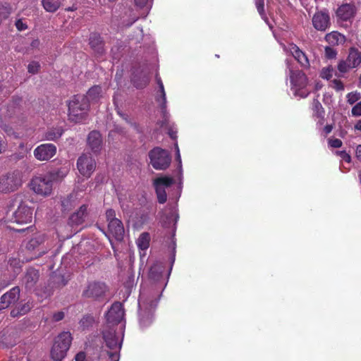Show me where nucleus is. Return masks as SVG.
<instances>
[{
  "instance_id": "nucleus-35",
  "label": "nucleus",
  "mask_w": 361,
  "mask_h": 361,
  "mask_svg": "<svg viewBox=\"0 0 361 361\" xmlns=\"http://www.w3.org/2000/svg\"><path fill=\"white\" fill-rule=\"evenodd\" d=\"M123 47L121 42H117L111 50L112 59L118 61L123 55Z\"/></svg>"
},
{
  "instance_id": "nucleus-37",
  "label": "nucleus",
  "mask_w": 361,
  "mask_h": 361,
  "mask_svg": "<svg viewBox=\"0 0 361 361\" xmlns=\"http://www.w3.org/2000/svg\"><path fill=\"white\" fill-rule=\"evenodd\" d=\"M343 36L338 33L337 32H333L326 35L325 39L331 44H338L340 38H343Z\"/></svg>"
},
{
  "instance_id": "nucleus-38",
  "label": "nucleus",
  "mask_w": 361,
  "mask_h": 361,
  "mask_svg": "<svg viewBox=\"0 0 361 361\" xmlns=\"http://www.w3.org/2000/svg\"><path fill=\"white\" fill-rule=\"evenodd\" d=\"M94 322V317L91 315L84 316L80 321V325L82 329H89Z\"/></svg>"
},
{
  "instance_id": "nucleus-14",
  "label": "nucleus",
  "mask_w": 361,
  "mask_h": 361,
  "mask_svg": "<svg viewBox=\"0 0 361 361\" xmlns=\"http://www.w3.org/2000/svg\"><path fill=\"white\" fill-rule=\"evenodd\" d=\"M56 153V147L54 144H42L34 150L35 158L39 161H47Z\"/></svg>"
},
{
  "instance_id": "nucleus-43",
  "label": "nucleus",
  "mask_w": 361,
  "mask_h": 361,
  "mask_svg": "<svg viewBox=\"0 0 361 361\" xmlns=\"http://www.w3.org/2000/svg\"><path fill=\"white\" fill-rule=\"evenodd\" d=\"M350 68H353V67H350L348 66V61H341L338 65V71L342 73H346Z\"/></svg>"
},
{
  "instance_id": "nucleus-57",
  "label": "nucleus",
  "mask_w": 361,
  "mask_h": 361,
  "mask_svg": "<svg viewBox=\"0 0 361 361\" xmlns=\"http://www.w3.org/2000/svg\"><path fill=\"white\" fill-rule=\"evenodd\" d=\"M16 26L18 30H23L27 28V25L23 23L21 20H18L16 21Z\"/></svg>"
},
{
  "instance_id": "nucleus-45",
  "label": "nucleus",
  "mask_w": 361,
  "mask_h": 361,
  "mask_svg": "<svg viewBox=\"0 0 361 361\" xmlns=\"http://www.w3.org/2000/svg\"><path fill=\"white\" fill-rule=\"evenodd\" d=\"M61 207L63 211H69L73 207V202L70 197H67L62 200Z\"/></svg>"
},
{
  "instance_id": "nucleus-64",
  "label": "nucleus",
  "mask_w": 361,
  "mask_h": 361,
  "mask_svg": "<svg viewBox=\"0 0 361 361\" xmlns=\"http://www.w3.org/2000/svg\"><path fill=\"white\" fill-rule=\"evenodd\" d=\"M8 361H22V360L18 358L16 355H11Z\"/></svg>"
},
{
  "instance_id": "nucleus-18",
  "label": "nucleus",
  "mask_w": 361,
  "mask_h": 361,
  "mask_svg": "<svg viewBox=\"0 0 361 361\" xmlns=\"http://www.w3.org/2000/svg\"><path fill=\"white\" fill-rule=\"evenodd\" d=\"M45 241V235L44 234H37L32 238L27 243L26 248L29 251H35L37 249L39 253L35 255V258L41 257L47 252V249H41L40 246Z\"/></svg>"
},
{
  "instance_id": "nucleus-12",
  "label": "nucleus",
  "mask_w": 361,
  "mask_h": 361,
  "mask_svg": "<svg viewBox=\"0 0 361 361\" xmlns=\"http://www.w3.org/2000/svg\"><path fill=\"white\" fill-rule=\"evenodd\" d=\"M312 25L318 31L324 32L331 25L330 16L328 12L320 11L316 12L312 16Z\"/></svg>"
},
{
  "instance_id": "nucleus-30",
  "label": "nucleus",
  "mask_w": 361,
  "mask_h": 361,
  "mask_svg": "<svg viewBox=\"0 0 361 361\" xmlns=\"http://www.w3.org/2000/svg\"><path fill=\"white\" fill-rule=\"evenodd\" d=\"M313 116L319 119L320 124H323L324 121L325 111L322 104L317 99H314L312 102Z\"/></svg>"
},
{
  "instance_id": "nucleus-26",
  "label": "nucleus",
  "mask_w": 361,
  "mask_h": 361,
  "mask_svg": "<svg viewBox=\"0 0 361 361\" xmlns=\"http://www.w3.org/2000/svg\"><path fill=\"white\" fill-rule=\"evenodd\" d=\"M86 216L87 206L85 204H82L77 212H74L69 217L68 224L71 226L80 225L85 221Z\"/></svg>"
},
{
  "instance_id": "nucleus-4",
  "label": "nucleus",
  "mask_w": 361,
  "mask_h": 361,
  "mask_svg": "<svg viewBox=\"0 0 361 361\" xmlns=\"http://www.w3.org/2000/svg\"><path fill=\"white\" fill-rule=\"evenodd\" d=\"M16 207L17 209L13 214V221L20 224L30 223L32 210L23 201V195L20 194L16 195L9 205V207L13 209Z\"/></svg>"
},
{
  "instance_id": "nucleus-58",
  "label": "nucleus",
  "mask_w": 361,
  "mask_h": 361,
  "mask_svg": "<svg viewBox=\"0 0 361 361\" xmlns=\"http://www.w3.org/2000/svg\"><path fill=\"white\" fill-rule=\"evenodd\" d=\"M135 4L139 7H144L145 6L149 0H134Z\"/></svg>"
},
{
  "instance_id": "nucleus-34",
  "label": "nucleus",
  "mask_w": 361,
  "mask_h": 361,
  "mask_svg": "<svg viewBox=\"0 0 361 361\" xmlns=\"http://www.w3.org/2000/svg\"><path fill=\"white\" fill-rule=\"evenodd\" d=\"M150 236L147 232L140 234L137 240V246L141 250H146L149 245Z\"/></svg>"
},
{
  "instance_id": "nucleus-46",
  "label": "nucleus",
  "mask_w": 361,
  "mask_h": 361,
  "mask_svg": "<svg viewBox=\"0 0 361 361\" xmlns=\"http://www.w3.org/2000/svg\"><path fill=\"white\" fill-rule=\"evenodd\" d=\"M336 50L331 47H325V56L329 59H332L336 58Z\"/></svg>"
},
{
  "instance_id": "nucleus-55",
  "label": "nucleus",
  "mask_w": 361,
  "mask_h": 361,
  "mask_svg": "<svg viewBox=\"0 0 361 361\" xmlns=\"http://www.w3.org/2000/svg\"><path fill=\"white\" fill-rule=\"evenodd\" d=\"M110 361H118L119 360V355L116 352H109L108 353Z\"/></svg>"
},
{
  "instance_id": "nucleus-51",
  "label": "nucleus",
  "mask_w": 361,
  "mask_h": 361,
  "mask_svg": "<svg viewBox=\"0 0 361 361\" xmlns=\"http://www.w3.org/2000/svg\"><path fill=\"white\" fill-rule=\"evenodd\" d=\"M343 160L345 161L350 163L351 161V157L349 154H348L345 151H338L336 152Z\"/></svg>"
},
{
  "instance_id": "nucleus-54",
  "label": "nucleus",
  "mask_w": 361,
  "mask_h": 361,
  "mask_svg": "<svg viewBox=\"0 0 361 361\" xmlns=\"http://www.w3.org/2000/svg\"><path fill=\"white\" fill-rule=\"evenodd\" d=\"M124 284L128 288H132L134 284V275L130 274L128 276V280L125 282Z\"/></svg>"
},
{
  "instance_id": "nucleus-19",
  "label": "nucleus",
  "mask_w": 361,
  "mask_h": 361,
  "mask_svg": "<svg viewBox=\"0 0 361 361\" xmlns=\"http://www.w3.org/2000/svg\"><path fill=\"white\" fill-rule=\"evenodd\" d=\"M39 279V270L30 267L27 269L25 273L23 283L27 290H32L35 286Z\"/></svg>"
},
{
  "instance_id": "nucleus-10",
  "label": "nucleus",
  "mask_w": 361,
  "mask_h": 361,
  "mask_svg": "<svg viewBox=\"0 0 361 361\" xmlns=\"http://www.w3.org/2000/svg\"><path fill=\"white\" fill-rule=\"evenodd\" d=\"M77 168L81 175L89 178L96 169V161L90 154H82L77 160Z\"/></svg>"
},
{
  "instance_id": "nucleus-29",
  "label": "nucleus",
  "mask_w": 361,
  "mask_h": 361,
  "mask_svg": "<svg viewBox=\"0 0 361 361\" xmlns=\"http://www.w3.org/2000/svg\"><path fill=\"white\" fill-rule=\"evenodd\" d=\"M164 267L160 263L154 264L149 269V278L154 282L159 281L162 278Z\"/></svg>"
},
{
  "instance_id": "nucleus-28",
  "label": "nucleus",
  "mask_w": 361,
  "mask_h": 361,
  "mask_svg": "<svg viewBox=\"0 0 361 361\" xmlns=\"http://www.w3.org/2000/svg\"><path fill=\"white\" fill-rule=\"evenodd\" d=\"M157 84L159 85V91L157 96L156 97V100L158 102H160V107L164 114V116L166 117V93L164 91V87L163 82L160 78L157 79Z\"/></svg>"
},
{
  "instance_id": "nucleus-63",
  "label": "nucleus",
  "mask_w": 361,
  "mask_h": 361,
  "mask_svg": "<svg viewBox=\"0 0 361 361\" xmlns=\"http://www.w3.org/2000/svg\"><path fill=\"white\" fill-rule=\"evenodd\" d=\"M355 128L361 131V119L357 121V123L355 126Z\"/></svg>"
},
{
  "instance_id": "nucleus-15",
  "label": "nucleus",
  "mask_w": 361,
  "mask_h": 361,
  "mask_svg": "<svg viewBox=\"0 0 361 361\" xmlns=\"http://www.w3.org/2000/svg\"><path fill=\"white\" fill-rule=\"evenodd\" d=\"M284 50L289 51L302 68H310V64L307 55L296 44H289L288 48L284 47Z\"/></svg>"
},
{
  "instance_id": "nucleus-62",
  "label": "nucleus",
  "mask_w": 361,
  "mask_h": 361,
  "mask_svg": "<svg viewBox=\"0 0 361 361\" xmlns=\"http://www.w3.org/2000/svg\"><path fill=\"white\" fill-rule=\"evenodd\" d=\"M333 126L331 125H326L324 128V131L326 134H329L331 132Z\"/></svg>"
},
{
  "instance_id": "nucleus-44",
  "label": "nucleus",
  "mask_w": 361,
  "mask_h": 361,
  "mask_svg": "<svg viewBox=\"0 0 361 361\" xmlns=\"http://www.w3.org/2000/svg\"><path fill=\"white\" fill-rule=\"evenodd\" d=\"M106 218L109 223L111 222V221H114V220H119L118 219H117L116 217V212L113 209H109L106 210Z\"/></svg>"
},
{
  "instance_id": "nucleus-24",
  "label": "nucleus",
  "mask_w": 361,
  "mask_h": 361,
  "mask_svg": "<svg viewBox=\"0 0 361 361\" xmlns=\"http://www.w3.org/2000/svg\"><path fill=\"white\" fill-rule=\"evenodd\" d=\"M108 230L109 233L118 241H121L124 236V227L122 221L114 220V221L108 224Z\"/></svg>"
},
{
  "instance_id": "nucleus-36",
  "label": "nucleus",
  "mask_w": 361,
  "mask_h": 361,
  "mask_svg": "<svg viewBox=\"0 0 361 361\" xmlns=\"http://www.w3.org/2000/svg\"><path fill=\"white\" fill-rule=\"evenodd\" d=\"M68 169L66 167L59 169L51 171L48 176H51L52 181L58 179H61L66 176Z\"/></svg>"
},
{
  "instance_id": "nucleus-47",
  "label": "nucleus",
  "mask_w": 361,
  "mask_h": 361,
  "mask_svg": "<svg viewBox=\"0 0 361 361\" xmlns=\"http://www.w3.org/2000/svg\"><path fill=\"white\" fill-rule=\"evenodd\" d=\"M333 88L336 91H342L344 90V85L340 80L334 79L331 81Z\"/></svg>"
},
{
  "instance_id": "nucleus-7",
  "label": "nucleus",
  "mask_w": 361,
  "mask_h": 361,
  "mask_svg": "<svg viewBox=\"0 0 361 361\" xmlns=\"http://www.w3.org/2000/svg\"><path fill=\"white\" fill-rule=\"evenodd\" d=\"M108 291L107 286L100 281H92L88 283L83 290L82 296L94 300H102Z\"/></svg>"
},
{
  "instance_id": "nucleus-13",
  "label": "nucleus",
  "mask_w": 361,
  "mask_h": 361,
  "mask_svg": "<svg viewBox=\"0 0 361 361\" xmlns=\"http://www.w3.org/2000/svg\"><path fill=\"white\" fill-rule=\"evenodd\" d=\"M20 288L15 286L1 295L0 298V310L6 309L11 305H16L20 299Z\"/></svg>"
},
{
  "instance_id": "nucleus-59",
  "label": "nucleus",
  "mask_w": 361,
  "mask_h": 361,
  "mask_svg": "<svg viewBox=\"0 0 361 361\" xmlns=\"http://www.w3.org/2000/svg\"><path fill=\"white\" fill-rule=\"evenodd\" d=\"M166 219L167 220H172L175 221L174 224H176L177 222V220L178 219V214H175L173 213H171L169 215H167L166 216Z\"/></svg>"
},
{
  "instance_id": "nucleus-52",
  "label": "nucleus",
  "mask_w": 361,
  "mask_h": 361,
  "mask_svg": "<svg viewBox=\"0 0 361 361\" xmlns=\"http://www.w3.org/2000/svg\"><path fill=\"white\" fill-rule=\"evenodd\" d=\"M331 71L332 69L330 68H323L321 73V77L329 80L332 75L331 73Z\"/></svg>"
},
{
  "instance_id": "nucleus-9",
  "label": "nucleus",
  "mask_w": 361,
  "mask_h": 361,
  "mask_svg": "<svg viewBox=\"0 0 361 361\" xmlns=\"http://www.w3.org/2000/svg\"><path fill=\"white\" fill-rule=\"evenodd\" d=\"M174 183L173 178L169 176H161L154 180L153 185L155 188L158 202L164 204L167 200L166 188L171 186Z\"/></svg>"
},
{
  "instance_id": "nucleus-50",
  "label": "nucleus",
  "mask_w": 361,
  "mask_h": 361,
  "mask_svg": "<svg viewBox=\"0 0 361 361\" xmlns=\"http://www.w3.org/2000/svg\"><path fill=\"white\" fill-rule=\"evenodd\" d=\"M352 114L355 116H361V102H358L355 106H354L352 109Z\"/></svg>"
},
{
  "instance_id": "nucleus-33",
  "label": "nucleus",
  "mask_w": 361,
  "mask_h": 361,
  "mask_svg": "<svg viewBox=\"0 0 361 361\" xmlns=\"http://www.w3.org/2000/svg\"><path fill=\"white\" fill-rule=\"evenodd\" d=\"M102 88L100 86L95 85L92 87L87 92V98L88 99L89 103L90 101L96 102L101 96Z\"/></svg>"
},
{
  "instance_id": "nucleus-49",
  "label": "nucleus",
  "mask_w": 361,
  "mask_h": 361,
  "mask_svg": "<svg viewBox=\"0 0 361 361\" xmlns=\"http://www.w3.org/2000/svg\"><path fill=\"white\" fill-rule=\"evenodd\" d=\"M115 133L124 135L126 133L125 129L123 127L116 126L113 130L109 132V136H112Z\"/></svg>"
},
{
  "instance_id": "nucleus-5",
  "label": "nucleus",
  "mask_w": 361,
  "mask_h": 361,
  "mask_svg": "<svg viewBox=\"0 0 361 361\" xmlns=\"http://www.w3.org/2000/svg\"><path fill=\"white\" fill-rule=\"evenodd\" d=\"M23 184V173L20 171L8 172L0 176V192L9 193L17 190Z\"/></svg>"
},
{
  "instance_id": "nucleus-27",
  "label": "nucleus",
  "mask_w": 361,
  "mask_h": 361,
  "mask_svg": "<svg viewBox=\"0 0 361 361\" xmlns=\"http://www.w3.org/2000/svg\"><path fill=\"white\" fill-rule=\"evenodd\" d=\"M32 308V305L30 302H20L18 303L15 307L11 311L10 315L11 317L15 318L27 313L30 309Z\"/></svg>"
},
{
  "instance_id": "nucleus-8",
  "label": "nucleus",
  "mask_w": 361,
  "mask_h": 361,
  "mask_svg": "<svg viewBox=\"0 0 361 361\" xmlns=\"http://www.w3.org/2000/svg\"><path fill=\"white\" fill-rule=\"evenodd\" d=\"M53 181L51 176L48 175L37 176L32 179L30 183L31 189L39 195H48L52 190Z\"/></svg>"
},
{
  "instance_id": "nucleus-22",
  "label": "nucleus",
  "mask_w": 361,
  "mask_h": 361,
  "mask_svg": "<svg viewBox=\"0 0 361 361\" xmlns=\"http://www.w3.org/2000/svg\"><path fill=\"white\" fill-rule=\"evenodd\" d=\"M149 82V76L145 71L137 69L133 73L131 82L137 89L145 88L148 85Z\"/></svg>"
},
{
  "instance_id": "nucleus-31",
  "label": "nucleus",
  "mask_w": 361,
  "mask_h": 361,
  "mask_svg": "<svg viewBox=\"0 0 361 361\" xmlns=\"http://www.w3.org/2000/svg\"><path fill=\"white\" fill-rule=\"evenodd\" d=\"M347 61L350 67H357L361 63V52L357 49L351 48Z\"/></svg>"
},
{
  "instance_id": "nucleus-2",
  "label": "nucleus",
  "mask_w": 361,
  "mask_h": 361,
  "mask_svg": "<svg viewBox=\"0 0 361 361\" xmlns=\"http://www.w3.org/2000/svg\"><path fill=\"white\" fill-rule=\"evenodd\" d=\"M152 290H154V288H152V290H148L145 288H143L140 290L138 299L139 309L140 310L145 309L147 311V319H145L142 317H140V322L142 326H147L151 322L152 316L150 315L149 312L152 309L155 308L158 303V292L156 293H152Z\"/></svg>"
},
{
  "instance_id": "nucleus-20",
  "label": "nucleus",
  "mask_w": 361,
  "mask_h": 361,
  "mask_svg": "<svg viewBox=\"0 0 361 361\" xmlns=\"http://www.w3.org/2000/svg\"><path fill=\"white\" fill-rule=\"evenodd\" d=\"M87 143L92 152L99 154L102 149V137L97 130L91 131L87 138Z\"/></svg>"
},
{
  "instance_id": "nucleus-42",
  "label": "nucleus",
  "mask_w": 361,
  "mask_h": 361,
  "mask_svg": "<svg viewBox=\"0 0 361 361\" xmlns=\"http://www.w3.org/2000/svg\"><path fill=\"white\" fill-rule=\"evenodd\" d=\"M255 6L259 15L264 18L265 17L264 12V0H255Z\"/></svg>"
},
{
  "instance_id": "nucleus-17",
  "label": "nucleus",
  "mask_w": 361,
  "mask_h": 361,
  "mask_svg": "<svg viewBox=\"0 0 361 361\" xmlns=\"http://www.w3.org/2000/svg\"><path fill=\"white\" fill-rule=\"evenodd\" d=\"M103 338L108 348L111 350H119L121 344L116 335V329L111 326H106L103 331Z\"/></svg>"
},
{
  "instance_id": "nucleus-23",
  "label": "nucleus",
  "mask_w": 361,
  "mask_h": 361,
  "mask_svg": "<svg viewBox=\"0 0 361 361\" xmlns=\"http://www.w3.org/2000/svg\"><path fill=\"white\" fill-rule=\"evenodd\" d=\"M356 13V8L353 4H343L340 6L336 11L338 18L343 21H347L353 18Z\"/></svg>"
},
{
  "instance_id": "nucleus-25",
  "label": "nucleus",
  "mask_w": 361,
  "mask_h": 361,
  "mask_svg": "<svg viewBox=\"0 0 361 361\" xmlns=\"http://www.w3.org/2000/svg\"><path fill=\"white\" fill-rule=\"evenodd\" d=\"M67 283V281L65 279L64 276L61 274H54L52 275L49 281V288L44 293L47 295H51L53 293V290L54 288H62L66 286Z\"/></svg>"
},
{
  "instance_id": "nucleus-48",
  "label": "nucleus",
  "mask_w": 361,
  "mask_h": 361,
  "mask_svg": "<svg viewBox=\"0 0 361 361\" xmlns=\"http://www.w3.org/2000/svg\"><path fill=\"white\" fill-rule=\"evenodd\" d=\"M329 145L334 148H339L342 146V141L340 139L334 138L329 140Z\"/></svg>"
},
{
  "instance_id": "nucleus-16",
  "label": "nucleus",
  "mask_w": 361,
  "mask_h": 361,
  "mask_svg": "<svg viewBox=\"0 0 361 361\" xmlns=\"http://www.w3.org/2000/svg\"><path fill=\"white\" fill-rule=\"evenodd\" d=\"M286 63L289 69L290 80L292 85L300 89L305 87L307 81L306 75L302 71L293 70L288 60L286 61Z\"/></svg>"
},
{
  "instance_id": "nucleus-41",
  "label": "nucleus",
  "mask_w": 361,
  "mask_h": 361,
  "mask_svg": "<svg viewBox=\"0 0 361 361\" xmlns=\"http://www.w3.org/2000/svg\"><path fill=\"white\" fill-rule=\"evenodd\" d=\"M40 64L37 61H32L27 66V71L32 74H36L39 72Z\"/></svg>"
},
{
  "instance_id": "nucleus-61",
  "label": "nucleus",
  "mask_w": 361,
  "mask_h": 361,
  "mask_svg": "<svg viewBox=\"0 0 361 361\" xmlns=\"http://www.w3.org/2000/svg\"><path fill=\"white\" fill-rule=\"evenodd\" d=\"M356 157L361 161V145H360L357 147Z\"/></svg>"
},
{
  "instance_id": "nucleus-60",
  "label": "nucleus",
  "mask_w": 361,
  "mask_h": 361,
  "mask_svg": "<svg viewBox=\"0 0 361 361\" xmlns=\"http://www.w3.org/2000/svg\"><path fill=\"white\" fill-rule=\"evenodd\" d=\"M176 159L179 161V167L181 168L180 155V152H179V149H178L177 144H176Z\"/></svg>"
},
{
  "instance_id": "nucleus-11",
  "label": "nucleus",
  "mask_w": 361,
  "mask_h": 361,
  "mask_svg": "<svg viewBox=\"0 0 361 361\" xmlns=\"http://www.w3.org/2000/svg\"><path fill=\"white\" fill-rule=\"evenodd\" d=\"M106 317L107 322L106 326L114 328L115 325L118 324L124 317V311L121 303H114L107 312Z\"/></svg>"
},
{
  "instance_id": "nucleus-6",
  "label": "nucleus",
  "mask_w": 361,
  "mask_h": 361,
  "mask_svg": "<svg viewBox=\"0 0 361 361\" xmlns=\"http://www.w3.org/2000/svg\"><path fill=\"white\" fill-rule=\"evenodd\" d=\"M150 164L157 170H165L171 164V157L167 150L155 147L149 152Z\"/></svg>"
},
{
  "instance_id": "nucleus-56",
  "label": "nucleus",
  "mask_w": 361,
  "mask_h": 361,
  "mask_svg": "<svg viewBox=\"0 0 361 361\" xmlns=\"http://www.w3.org/2000/svg\"><path fill=\"white\" fill-rule=\"evenodd\" d=\"M75 361H87L86 360V355H85V353L84 352H79L76 355H75Z\"/></svg>"
},
{
  "instance_id": "nucleus-32",
  "label": "nucleus",
  "mask_w": 361,
  "mask_h": 361,
  "mask_svg": "<svg viewBox=\"0 0 361 361\" xmlns=\"http://www.w3.org/2000/svg\"><path fill=\"white\" fill-rule=\"evenodd\" d=\"M64 0H42L44 10L49 13L56 12L61 6Z\"/></svg>"
},
{
  "instance_id": "nucleus-1",
  "label": "nucleus",
  "mask_w": 361,
  "mask_h": 361,
  "mask_svg": "<svg viewBox=\"0 0 361 361\" xmlns=\"http://www.w3.org/2000/svg\"><path fill=\"white\" fill-rule=\"evenodd\" d=\"M68 119L75 123H81L87 116L89 101L85 94L74 95L68 102Z\"/></svg>"
},
{
  "instance_id": "nucleus-53",
  "label": "nucleus",
  "mask_w": 361,
  "mask_h": 361,
  "mask_svg": "<svg viewBox=\"0 0 361 361\" xmlns=\"http://www.w3.org/2000/svg\"><path fill=\"white\" fill-rule=\"evenodd\" d=\"M64 312L62 311L57 312L53 314V319L55 322H59L64 318Z\"/></svg>"
},
{
  "instance_id": "nucleus-40",
  "label": "nucleus",
  "mask_w": 361,
  "mask_h": 361,
  "mask_svg": "<svg viewBox=\"0 0 361 361\" xmlns=\"http://www.w3.org/2000/svg\"><path fill=\"white\" fill-rule=\"evenodd\" d=\"M361 98L360 92H352L347 94V100L350 104H353Z\"/></svg>"
},
{
  "instance_id": "nucleus-3",
  "label": "nucleus",
  "mask_w": 361,
  "mask_h": 361,
  "mask_svg": "<svg viewBox=\"0 0 361 361\" xmlns=\"http://www.w3.org/2000/svg\"><path fill=\"white\" fill-rule=\"evenodd\" d=\"M70 332L63 331L59 334L54 341L50 351L51 358L54 361H61L67 354L72 342Z\"/></svg>"
},
{
  "instance_id": "nucleus-39",
  "label": "nucleus",
  "mask_w": 361,
  "mask_h": 361,
  "mask_svg": "<svg viewBox=\"0 0 361 361\" xmlns=\"http://www.w3.org/2000/svg\"><path fill=\"white\" fill-rule=\"evenodd\" d=\"M62 135V130H51L46 133L45 137L48 140H56L61 137Z\"/></svg>"
},
{
  "instance_id": "nucleus-21",
  "label": "nucleus",
  "mask_w": 361,
  "mask_h": 361,
  "mask_svg": "<svg viewBox=\"0 0 361 361\" xmlns=\"http://www.w3.org/2000/svg\"><path fill=\"white\" fill-rule=\"evenodd\" d=\"M89 41L91 49L97 56H102L105 53L104 42L99 34L91 33Z\"/></svg>"
}]
</instances>
